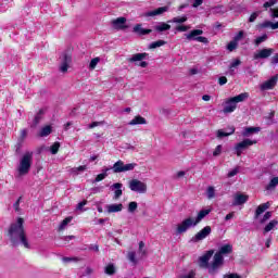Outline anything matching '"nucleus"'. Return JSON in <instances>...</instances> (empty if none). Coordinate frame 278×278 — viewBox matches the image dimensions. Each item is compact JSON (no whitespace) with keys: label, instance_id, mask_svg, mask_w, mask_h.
Masks as SVG:
<instances>
[{"label":"nucleus","instance_id":"f257e3e1","mask_svg":"<svg viewBox=\"0 0 278 278\" xmlns=\"http://www.w3.org/2000/svg\"><path fill=\"white\" fill-rule=\"evenodd\" d=\"M8 237L11 242V247H23L24 249H31L29 239H27V231L25 230V219L22 217H18L16 222L9 226Z\"/></svg>","mask_w":278,"mask_h":278},{"label":"nucleus","instance_id":"f03ea898","mask_svg":"<svg viewBox=\"0 0 278 278\" xmlns=\"http://www.w3.org/2000/svg\"><path fill=\"white\" fill-rule=\"evenodd\" d=\"M233 251V247L231 244H225L222 245L217 253H215L213 263L211 264V267H208V274L212 275V277H215L218 275V270H220V267L223 264H225L224 255H229Z\"/></svg>","mask_w":278,"mask_h":278},{"label":"nucleus","instance_id":"7ed1b4c3","mask_svg":"<svg viewBox=\"0 0 278 278\" xmlns=\"http://www.w3.org/2000/svg\"><path fill=\"white\" fill-rule=\"evenodd\" d=\"M249 99V93H240L236 97L229 98L225 102L224 106V114H231V112H236V108H238V103H242L243 101H247Z\"/></svg>","mask_w":278,"mask_h":278},{"label":"nucleus","instance_id":"20e7f679","mask_svg":"<svg viewBox=\"0 0 278 278\" xmlns=\"http://www.w3.org/2000/svg\"><path fill=\"white\" fill-rule=\"evenodd\" d=\"M34 162V152L27 151L20 161L17 167L18 175H28L31 170V164Z\"/></svg>","mask_w":278,"mask_h":278},{"label":"nucleus","instance_id":"39448f33","mask_svg":"<svg viewBox=\"0 0 278 278\" xmlns=\"http://www.w3.org/2000/svg\"><path fill=\"white\" fill-rule=\"evenodd\" d=\"M197 222L193 217H187L185 218L180 224L176 227V233L177 236H181V233H186L188 229H194L197 227Z\"/></svg>","mask_w":278,"mask_h":278},{"label":"nucleus","instance_id":"423d86ee","mask_svg":"<svg viewBox=\"0 0 278 278\" xmlns=\"http://www.w3.org/2000/svg\"><path fill=\"white\" fill-rule=\"evenodd\" d=\"M138 164L136 163L125 164V162L118 160L113 164L111 168L113 173L118 174V173H129V170H134V168H136Z\"/></svg>","mask_w":278,"mask_h":278},{"label":"nucleus","instance_id":"0eeeda50","mask_svg":"<svg viewBox=\"0 0 278 278\" xmlns=\"http://www.w3.org/2000/svg\"><path fill=\"white\" fill-rule=\"evenodd\" d=\"M203 34L202 29H193L189 34H186L187 40H197V42H203V45H208L210 40L207 37H201Z\"/></svg>","mask_w":278,"mask_h":278},{"label":"nucleus","instance_id":"6e6552de","mask_svg":"<svg viewBox=\"0 0 278 278\" xmlns=\"http://www.w3.org/2000/svg\"><path fill=\"white\" fill-rule=\"evenodd\" d=\"M128 187L131 192H138L139 194H144L147 192V184L138 179L130 180Z\"/></svg>","mask_w":278,"mask_h":278},{"label":"nucleus","instance_id":"1a4fd4ad","mask_svg":"<svg viewBox=\"0 0 278 278\" xmlns=\"http://www.w3.org/2000/svg\"><path fill=\"white\" fill-rule=\"evenodd\" d=\"M253 144H257L256 140H251V139H244L243 141L237 143L235 146V151H236V155L238 157H240V155H242V151L249 149V147H253Z\"/></svg>","mask_w":278,"mask_h":278},{"label":"nucleus","instance_id":"9d476101","mask_svg":"<svg viewBox=\"0 0 278 278\" xmlns=\"http://www.w3.org/2000/svg\"><path fill=\"white\" fill-rule=\"evenodd\" d=\"M147 58H149V53H147V52L136 53V54H132V56L128 59V62H130V63L140 62L139 66H141V68H147V66H149V63L147 61H142V60H147Z\"/></svg>","mask_w":278,"mask_h":278},{"label":"nucleus","instance_id":"9b49d317","mask_svg":"<svg viewBox=\"0 0 278 278\" xmlns=\"http://www.w3.org/2000/svg\"><path fill=\"white\" fill-rule=\"evenodd\" d=\"M211 233H212V227L205 226L191 238V242H201V240H205V238H207V236H210Z\"/></svg>","mask_w":278,"mask_h":278},{"label":"nucleus","instance_id":"f8f14e48","mask_svg":"<svg viewBox=\"0 0 278 278\" xmlns=\"http://www.w3.org/2000/svg\"><path fill=\"white\" fill-rule=\"evenodd\" d=\"M212 255H214V250L207 251L204 255L200 256L199 262L201 268H212V265H210V260H212Z\"/></svg>","mask_w":278,"mask_h":278},{"label":"nucleus","instance_id":"ddd939ff","mask_svg":"<svg viewBox=\"0 0 278 278\" xmlns=\"http://www.w3.org/2000/svg\"><path fill=\"white\" fill-rule=\"evenodd\" d=\"M274 53H275V49L265 48V49H262L256 54H254V60H266V58H270Z\"/></svg>","mask_w":278,"mask_h":278},{"label":"nucleus","instance_id":"4468645a","mask_svg":"<svg viewBox=\"0 0 278 278\" xmlns=\"http://www.w3.org/2000/svg\"><path fill=\"white\" fill-rule=\"evenodd\" d=\"M277 81H278V74H276L275 76H273L270 79L264 81L261 85V90H273V88H275V86H277Z\"/></svg>","mask_w":278,"mask_h":278},{"label":"nucleus","instance_id":"2eb2a0df","mask_svg":"<svg viewBox=\"0 0 278 278\" xmlns=\"http://www.w3.org/2000/svg\"><path fill=\"white\" fill-rule=\"evenodd\" d=\"M168 10H170V8L168 5L165 7H160L153 11H149L147 13H144L146 17L149 16H162V14H164L165 12H168Z\"/></svg>","mask_w":278,"mask_h":278},{"label":"nucleus","instance_id":"dca6fc26","mask_svg":"<svg viewBox=\"0 0 278 278\" xmlns=\"http://www.w3.org/2000/svg\"><path fill=\"white\" fill-rule=\"evenodd\" d=\"M247 201H249V195L242 194V193H237V194H235V200L232 202V205L233 206L244 205V203H247Z\"/></svg>","mask_w":278,"mask_h":278},{"label":"nucleus","instance_id":"f3484780","mask_svg":"<svg viewBox=\"0 0 278 278\" xmlns=\"http://www.w3.org/2000/svg\"><path fill=\"white\" fill-rule=\"evenodd\" d=\"M132 31L135 34H138L139 36H149L153 30L152 29H147L142 28V24H136L132 28Z\"/></svg>","mask_w":278,"mask_h":278},{"label":"nucleus","instance_id":"a211bd4d","mask_svg":"<svg viewBox=\"0 0 278 278\" xmlns=\"http://www.w3.org/2000/svg\"><path fill=\"white\" fill-rule=\"evenodd\" d=\"M269 207H270V202H266V203L258 205L255 211L254 218L255 219L260 218V216H262V214H264V212L266 210H268Z\"/></svg>","mask_w":278,"mask_h":278},{"label":"nucleus","instance_id":"6ab92c4d","mask_svg":"<svg viewBox=\"0 0 278 278\" xmlns=\"http://www.w3.org/2000/svg\"><path fill=\"white\" fill-rule=\"evenodd\" d=\"M123 184L121 182H115L111 186L112 190L114 191V199H121V197H123Z\"/></svg>","mask_w":278,"mask_h":278},{"label":"nucleus","instance_id":"aec40b11","mask_svg":"<svg viewBox=\"0 0 278 278\" xmlns=\"http://www.w3.org/2000/svg\"><path fill=\"white\" fill-rule=\"evenodd\" d=\"M212 213V208H205V210H201L197 217L193 218L195 224L199 225V223H201V220H203V218H205V216H208Z\"/></svg>","mask_w":278,"mask_h":278},{"label":"nucleus","instance_id":"412c9836","mask_svg":"<svg viewBox=\"0 0 278 278\" xmlns=\"http://www.w3.org/2000/svg\"><path fill=\"white\" fill-rule=\"evenodd\" d=\"M125 23H127V18L125 17H117L113 21V25L115 29H127V26H125Z\"/></svg>","mask_w":278,"mask_h":278},{"label":"nucleus","instance_id":"4be33fe9","mask_svg":"<svg viewBox=\"0 0 278 278\" xmlns=\"http://www.w3.org/2000/svg\"><path fill=\"white\" fill-rule=\"evenodd\" d=\"M42 116H45V110L43 109L39 110V112L35 115V118H34L33 124L30 125V127H33V128L38 127V125H40V121H42Z\"/></svg>","mask_w":278,"mask_h":278},{"label":"nucleus","instance_id":"5701e85b","mask_svg":"<svg viewBox=\"0 0 278 278\" xmlns=\"http://www.w3.org/2000/svg\"><path fill=\"white\" fill-rule=\"evenodd\" d=\"M232 134H236V127L231 126L230 131L218 129L217 130V138H227L228 136H232Z\"/></svg>","mask_w":278,"mask_h":278},{"label":"nucleus","instance_id":"b1692460","mask_svg":"<svg viewBox=\"0 0 278 278\" xmlns=\"http://www.w3.org/2000/svg\"><path fill=\"white\" fill-rule=\"evenodd\" d=\"M106 212L109 214H114L116 212H123V204H109L106 205Z\"/></svg>","mask_w":278,"mask_h":278},{"label":"nucleus","instance_id":"393cba45","mask_svg":"<svg viewBox=\"0 0 278 278\" xmlns=\"http://www.w3.org/2000/svg\"><path fill=\"white\" fill-rule=\"evenodd\" d=\"M260 131H262V128L260 127H245L243 129L242 136L247 138L251 136V134H260Z\"/></svg>","mask_w":278,"mask_h":278},{"label":"nucleus","instance_id":"a878e982","mask_svg":"<svg viewBox=\"0 0 278 278\" xmlns=\"http://www.w3.org/2000/svg\"><path fill=\"white\" fill-rule=\"evenodd\" d=\"M154 29L162 34V31H168L170 29V25L165 22H160L157 25L154 26Z\"/></svg>","mask_w":278,"mask_h":278},{"label":"nucleus","instance_id":"bb28decb","mask_svg":"<svg viewBox=\"0 0 278 278\" xmlns=\"http://www.w3.org/2000/svg\"><path fill=\"white\" fill-rule=\"evenodd\" d=\"M128 125L130 126H134V125H147V118L140 116V115H137L135 116L134 119H131Z\"/></svg>","mask_w":278,"mask_h":278},{"label":"nucleus","instance_id":"cd10ccee","mask_svg":"<svg viewBox=\"0 0 278 278\" xmlns=\"http://www.w3.org/2000/svg\"><path fill=\"white\" fill-rule=\"evenodd\" d=\"M52 131H53V127H51V125H47L40 129L39 137L47 138V136H51Z\"/></svg>","mask_w":278,"mask_h":278},{"label":"nucleus","instance_id":"c85d7f7f","mask_svg":"<svg viewBox=\"0 0 278 278\" xmlns=\"http://www.w3.org/2000/svg\"><path fill=\"white\" fill-rule=\"evenodd\" d=\"M104 273H105V275H109L110 277H112L113 275H116V266H114L113 263L108 264L104 267Z\"/></svg>","mask_w":278,"mask_h":278},{"label":"nucleus","instance_id":"c756f323","mask_svg":"<svg viewBox=\"0 0 278 278\" xmlns=\"http://www.w3.org/2000/svg\"><path fill=\"white\" fill-rule=\"evenodd\" d=\"M278 225V220L273 219L270 220L264 228V233H268V231H273V229H275V227H277Z\"/></svg>","mask_w":278,"mask_h":278},{"label":"nucleus","instance_id":"7c9ffc66","mask_svg":"<svg viewBox=\"0 0 278 278\" xmlns=\"http://www.w3.org/2000/svg\"><path fill=\"white\" fill-rule=\"evenodd\" d=\"M84 170H88V166L87 165H80L78 167H73L71 169L72 175H78L80 173H84Z\"/></svg>","mask_w":278,"mask_h":278},{"label":"nucleus","instance_id":"2f4dec72","mask_svg":"<svg viewBox=\"0 0 278 278\" xmlns=\"http://www.w3.org/2000/svg\"><path fill=\"white\" fill-rule=\"evenodd\" d=\"M278 186V177H274L270 179L269 184L266 186V190H275Z\"/></svg>","mask_w":278,"mask_h":278},{"label":"nucleus","instance_id":"473e14b6","mask_svg":"<svg viewBox=\"0 0 278 278\" xmlns=\"http://www.w3.org/2000/svg\"><path fill=\"white\" fill-rule=\"evenodd\" d=\"M164 45H166L165 40H157V41L151 42L149 45V49H157L160 47H164Z\"/></svg>","mask_w":278,"mask_h":278},{"label":"nucleus","instance_id":"72a5a7b5","mask_svg":"<svg viewBox=\"0 0 278 278\" xmlns=\"http://www.w3.org/2000/svg\"><path fill=\"white\" fill-rule=\"evenodd\" d=\"M268 40V35L264 34L263 36H260L257 37L255 40H254V45L256 47H260V45H262V42H266Z\"/></svg>","mask_w":278,"mask_h":278},{"label":"nucleus","instance_id":"f704fd0d","mask_svg":"<svg viewBox=\"0 0 278 278\" xmlns=\"http://www.w3.org/2000/svg\"><path fill=\"white\" fill-rule=\"evenodd\" d=\"M186 21H188V15H182L181 17H174L170 21H168V23H186Z\"/></svg>","mask_w":278,"mask_h":278},{"label":"nucleus","instance_id":"c9c22d12","mask_svg":"<svg viewBox=\"0 0 278 278\" xmlns=\"http://www.w3.org/2000/svg\"><path fill=\"white\" fill-rule=\"evenodd\" d=\"M127 257H128L129 262H131V264H134V266H136L138 264V260L136 258V252H134V251L128 252Z\"/></svg>","mask_w":278,"mask_h":278},{"label":"nucleus","instance_id":"e433bc0d","mask_svg":"<svg viewBox=\"0 0 278 278\" xmlns=\"http://www.w3.org/2000/svg\"><path fill=\"white\" fill-rule=\"evenodd\" d=\"M71 220H73V217H66L65 219H63L59 226V231H63V229H66V226L68 225V223H71Z\"/></svg>","mask_w":278,"mask_h":278},{"label":"nucleus","instance_id":"4c0bfd02","mask_svg":"<svg viewBox=\"0 0 278 278\" xmlns=\"http://www.w3.org/2000/svg\"><path fill=\"white\" fill-rule=\"evenodd\" d=\"M60 151V142H54L51 147H50V153H52V155H58V152Z\"/></svg>","mask_w":278,"mask_h":278},{"label":"nucleus","instance_id":"58836bf2","mask_svg":"<svg viewBox=\"0 0 278 278\" xmlns=\"http://www.w3.org/2000/svg\"><path fill=\"white\" fill-rule=\"evenodd\" d=\"M99 62H101L100 58H94L90 61L89 63V70L90 71H94V68H97V64H99Z\"/></svg>","mask_w":278,"mask_h":278},{"label":"nucleus","instance_id":"ea45409f","mask_svg":"<svg viewBox=\"0 0 278 278\" xmlns=\"http://www.w3.org/2000/svg\"><path fill=\"white\" fill-rule=\"evenodd\" d=\"M206 197L207 199H214V197H216V189H214V187H208L206 190Z\"/></svg>","mask_w":278,"mask_h":278},{"label":"nucleus","instance_id":"a19ab883","mask_svg":"<svg viewBox=\"0 0 278 278\" xmlns=\"http://www.w3.org/2000/svg\"><path fill=\"white\" fill-rule=\"evenodd\" d=\"M138 210V202H129L128 204V212L129 214H134Z\"/></svg>","mask_w":278,"mask_h":278},{"label":"nucleus","instance_id":"79ce46f5","mask_svg":"<svg viewBox=\"0 0 278 278\" xmlns=\"http://www.w3.org/2000/svg\"><path fill=\"white\" fill-rule=\"evenodd\" d=\"M212 14H225L223 11V5H217L211 9Z\"/></svg>","mask_w":278,"mask_h":278},{"label":"nucleus","instance_id":"37998d69","mask_svg":"<svg viewBox=\"0 0 278 278\" xmlns=\"http://www.w3.org/2000/svg\"><path fill=\"white\" fill-rule=\"evenodd\" d=\"M62 262H64L65 264H68L70 262H81V258L64 256L62 258Z\"/></svg>","mask_w":278,"mask_h":278},{"label":"nucleus","instance_id":"c03bdc74","mask_svg":"<svg viewBox=\"0 0 278 278\" xmlns=\"http://www.w3.org/2000/svg\"><path fill=\"white\" fill-rule=\"evenodd\" d=\"M273 217V212L268 211L264 214L263 218L260 220L261 225H264L266 220H269V218Z\"/></svg>","mask_w":278,"mask_h":278},{"label":"nucleus","instance_id":"a18cd8bd","mask_svg":"<svg viewBox=\"0 0 278 278\" xmlns=\"http://www.w3.org/2000/svg\"><path fill=\"white\" fill-rule=\"evenodd\" d=\"M260 14H262V11L253 12L249 17V23H255V21L257 20V16H260Z\"/></svg>","mask_w":278,"mask_h":278},{"label":"nucleus","instance_id":"49530a36","mask_svg":"<svg viewBox=\"0 0 278 278\" xmlns=\"http://www.w3.org/2000/svg\"><path fill=\"white\" fill-rule=\"evenodd\" d=\"M227 49L231 52V51H236V49H238V42L232 40L227 45Z\"/></svg>","mask_w":278,"mask_h":278},{"label":"nucleus","instance_id":"de8ad7c7","mask_svg":"<svg viewBox=\"0 0 278 278\" xmlns=\"http://www.w3.org/2000/svg\"><path fill=\"white\" fill-rule=\"evenodd\" d=\"M244 38V30H240L235 37H233V41L235 42H240V40H242Z\"/></svg>","mask_w":278,"mask_h":278},{"label":"nucleus","instance_id":"09e8293b","mask_svg":"<svg viewBox=\"0 0 278 278\" xmlns=\"http://www.w3.org/2000/svg\"><path fill=\"white\" fill-rule=\"evenodd\" d=\"M139 253L141 254V257H144L147 255V250H144V242H139Z\"/></svg>","mask_w":278,"mask_h":278},{"label":"nucleus","instance_id":"8fccbe9b","mask_svg":"<svg viewBox=\"0 0 278 278\" xmlns=\"http://www.w3.org/2000/svg\"><path fill=\"white\" fill-rule=\"evenodd\" d=\"M220 153H223V146L219 144L215 148L214 152H213V155L214 157H218V155H220Z\"/></svg>","mask_w":278,"mask_h":278},{"label":"nucleus","instance_id":"3c124183","mask_svg":"<svg viewBox=\"0 0 278 278\" xmlns=\"http://www.w3.org/2000/svg\"><path fill=\"white\" fill-rule=\"evenodd\" d=\"M242 64V61L240 59L233 60V62L229 65V68H237V66H240Z\"/></svg>","mask_w":278,"mask_h":278},{"label":"nucleus","instance_id":"603ef678","mask_svg":"<svg viewBox=\"0 0 278 278\" xmlns=\"http://www.w3.org/2000/svg\"><path fill=\"white\" fill-rule=\"evenodd\" d=\"M238 173H240V168H239V167H236V168H233L232 170H230V172L227 174V177H229V178L236 177V175H238Z\"/></svg>","mask_w":278,"mask_h":278},{"label":"nucleus","instance_id":"864d4df0","mask_svg":"<svg viewBox=\"0 0 278 278\" xmlns=\"http://www.w3.org/2000/svg\"><path fill=\"white\" fill-rule=\"evenodd\" d=\"M105 179V174H99L94 180H92V184H99V181H103Z\"/></svg>","mask_w":278,"mask_h":278},{"label":"nucleus","instance_id":"5fc2aeb1","mask_svg":"<svg viewBox=\"0 0 278 278\" xmlns=\"http://www.w3.org/2000/svg\"><path fill=\"white\" fill-rule=\"evenodd\" d=\"M60 72L61 73H67L68 72V63L62 62L61 66H60Z\"/></svg>","mask_w":278,"mask_h":278},{"label":"nucleus","instance_id":"6e6d98bb","mask_svg":"<svg viewBox=\"0 0 278 278\" xmlns=\"http://www.w3.org/2000/svg\"><path fill=\"white\" fill-rule=\"evenodd\" d=\"M71 60H72L71 54L68 53L63 54V61H62L63 63L71 64Z\"/></svg>","mask_w":278,"mask_h":278},{"label":"nucleus","instance_id":"4d7b16f0","mask_svg":"<svg viewBox=\"0 0 278 278\" xmlns=\"http://www.w3.org/2000/svg\"><path fill=\"white\" fill-rule=\"evenodd\" d=\"M84 205H88V200H84L83 202H79L76 206V210H79L80 212L84 211Z\"/></svg>","mask_w":278,"mask_h":278},{"label":"nucleus","instance_id":"13d9d810","mask_svg":"<svg viewBox=\"0 0 278 278\" xmlns=\"http://www.w3.org/2000/svg\"><path fill=\"white\" fill-rule=\"evenodd\" d=\"M277 3V0H269L263 4V8H273Z\"/></svg>","mask_w":278,"mask_h":278},{"label":"nucleus","instance_id":"bf43d9fd","mask_svg":"<svg viewBox=\"0 0 278 278\" xmlns=\"http://www.w3.org/2000/svg\"><path fill=\"white\" fill-rule=\"evenodd\" d=\"M90 190L92 194H99V192H103V187H93Z\"/></svg>","mask_w":278,"mask_h":278},{"label":"nucleus","instance_id":"052dcab7","mask_svg":"<svg viewBox=\"0 0 278 278\" xmlns=\"http://www.w3.org/2000/svg\"><path fill=\"white\" fill-rule=\"evenodd\" d=\"M190 29V26H177L176 31H188Z\"/></svg>","mask_w":278,"mask_h":278},{"label":"nucleus","instance_id":"680f3d73","mask_svg":"<svg viewBox=\"0 0 278 278\" xmlns=\"http://www.w3.org/2000/svg\"><path fill=\"white\" fill-rule=\"evenodd\" d=\"M218 84H219V86H225V84H227V77H225V76L219 77Z\"/></svg>","mask_w":278,"mask_h":278},{"label":"nucleus","instance_id":"e2e57ef3","mask_svg":"<svg viewBox=\"0 0 278 278\" xmlns=\"http://www.w3.org/2000/svg\"><path fill=\"white\" fill-rule=\"evenodd\" d=\"M160 114H163L164 116H168V114H170V110L169 109H160Z\"/></svg>","mask_w":278,"mask_h":278},{"label":"nucleus","instance_id":"0e129e2a","mask_svg":"<svg viewBox=\"0 0 278 278\" xmlns=\"http://www.w3.org/2000/svg\"><path fill=\"white\" fill-rule=\"evenodd\" d=\"M199 5H203V0H193L192 8H199Z\"/></svg>","mask_w":278,"mask_h":278},{"label":"nucleus","instance_id":"69168bd1","mask_svg":"<svg viewBox=\"0 0 278 278\" xmlns=\"http://www.w3.org/2000/svg\"><path fill=\"white\" fill-rule=\"evenodd\" d=\"M269 11L271 12V18H278V9H270Z\"/></svg>","mask_w":278,"mask_h":278},{"label":"nucleus","instance_id":"338daca9","mask_svg":"<svg viewBox=\"0 0 278 278\" xmlns=\"http://www.w3.org/2000/svg\"><path fill=\"white\" fill-rule=\"evenodd\" d=\"M270 63L271 64H278V53H276L273 58H271V60H270Z\"/></svg>","mask_w":278,"mask_h":278},{"label":"nucleus","instance_id":"774afa93","mask_svg":"<svg viewBox=\"0 0 278 278\" xmlns=\"http://www.w3.org/2000/svg\"><path fill=\"white\" fill-rule=\"evenodd\" d=\"M224 278H241L238 274L224 275Z\"/></svg>","mask_w":278,"mask_h":278}]
</instances>
